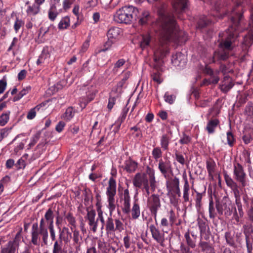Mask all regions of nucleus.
I'll use <instances>...</instances> for the list:
<instances>
[{
    "label": "nucleus",
    "instance_id": "f257e3e1",
    "mask_svg": "<svg viewBox=\"0 0 253 253\" xmlns=\"http://www.w3.org/2000/svg\"><path fill=\"white\" fill-rule=\"evenodd\" d=\"M155 26L159 42L155 47L154 60L159 63L169 53L168 42L177 39V26L174 16L166 12H160Z\"/></svg>",
    "mask_w": 253,
    "mask_h": 253
},
{
    "label": "nucleus",
    "instance_id": "f03ea898",
    "mask_svg": "<svg viewBox=\"0 0 253 253\" xmlns=\"http://www.w3.org/2000/svg\"><path fill=\"white\" fill-rule=\"evenodd\" d=\"M138 9L133 6H124L118 9L114 15V20L119 23L130 24L138 18Z\"/></svg>",
    "mask_w": 253,
    "mask_h": 253
},
{
    "label": "nucleus",
    "instance_id": "7ed1b4c3",
    "mask_svg": "<svg viewBox=\"0 0 253 253\" xmlns=\"http://www.w3.org/2000/svg\"><path fill=\"white\" fill-rule=\"evenodd\" d=\"M215 207L220 216L224 214L228 217L232 213L233 205L231 201L226 196L223 197L221 201H216Z\"/></svg>",
    "mask_w": 253,
    "mask_h": 253
},
{
    "label": "nucleus",
    "instance_id": "20e7f679",
    "mask_svg": "<svg viewBox=\"0 0 253 253\" xmlns=\"http://www.w3.org/2000/svg\"><path fill=\"white\" fill-rule=\"evenodd\" d=\"M106 194L108 197V206L110 214L112 215V212L115 210L114 196L116 194V181L113 178H111L109 181V186L107 188Z\"/></svg>",
    "mask_w": 253,
    "mask_h": 253
},
{
    "label": "nucleus",
    "instance_id": "39448f33",
    "mask_svg": "<svg viewBox=\"0 0 253 253\" xmlns=\"http://www.w3.org/2000/svg\"><path fill=\"white\" fill-rule=\"evenodd\" d=\"M104 225L107 234H110L115 231L121 232L124 230V225L122 221L119 219L114 220L110 215L106 220Z\"/></svg>",
    "mask_w": 253,
    "mask_h": 253
},
{
    "label": "nucleus",
    "instance_id": "423d86ee",
    "mask_svg": "<svg viewBox=\"0 0 253 253\" xmlns=\"http://www.w3.org/2000/svg\"><path fill=\"white\" fill-rule=\"evenodd\" d=\"M233 173L235 180L241 183L242 187H244L247 185L246 174L241 164L237 163L234 166Z\"/></svg>",
    "mask_w": 253,
    "mask_h": 253
},
{
    "label": "nucleus",
    "instance_id": "0eeeda50",
    "mask_svg": "<svg viewBox=\"0 0 253 253\" xmlns=\"http://www.w3.org/2000/svg\"><path fill=\"white\" fill-rule=\"evenodd\" d=\"M161 206L160 200L158 195L153 194L148 200V207L151 214L156 219L157 212Z\"/></svg>",
    "mask_w": 253,
    "mask_h": 253
},
{
    "label": "nucleus",
    "instance_id": "6e6552de",
    "mask_svg": "<svg viewBox=\"0 0 253 253\" xmlns=\"http://www.w3.org/2000/svg\"><path fill=\"white\" fill-rule=\"evenodd\" d=\"M150 230L152 238L162 247L165 246L164 242L166 240L164 232H161L154 225L150 226Z\"/></svg>",
    "mask_w": 253,
    "mask_h": 253
},
{
    "label": "nucleus",
    "instance_id": "1a4fd4ad",
    "mask_svg": "<svg viewBox=\"0 0 253 253\" xmlns=\"http://www.w3.org/2000/svg\"><path fill=\"white\" fill-rule=\"evenodd\" d=\"M158 169L161 173L166 177L167 175L172 170L170 161L167 158L165 160L160 159L159 161Z\"/></svg>",
    "mask_w": 253,
    "mask_h": 253
},
{
    "label": "nucleus",
    "instance_id": "9d476101",
    "mask_svg": "<svg viewBox=\"0 0 253 253\" xmlns=\"http://www.w3.org/2000/svg\"><path fill=\"white\" fill-rule=\"evenodd\" d=\"M222 0H204L205 2L209 3L213 5V9L215 13H213L214 17H218L219 18H222L223 15L221 14V9L223 8L224 4H221Z\"/></svg>",
    "mask_w": 253,
    "mask_h": 253
},
{
    "label": "nucleus",
    "instance_id": "9b49d317",
    "mask_svg": "<svg viewBox=\"0 0 253 253\" xmlns=\"http://www.w3.org/2000/svg\"><path fill=\"white\" fill-rule=\"evenodd\" d=\"M42 237V234L41 233V230H39V226L38 223H34L32 225V232H31V243L35 245L39 246L41 242L40 236Z\"/></svg>",
    "mask_w": 253,
    "mask_h": 253
},
{
    "label": "nucleus",
    "instance_id": "f8f14e48",
    "mask_svg": "<svg viewBox=\"0 0 253 253\" xmlns=\"http://www.w3.org/2000/svg\"><path fill=\"white\" fill-rule=\"evenodd\" d=\"M236 39L235 35L233 33H230L225 40L222 41L219 43V48L227 51L232 49V44Z\"/></svg>",
    "mask_w": 253,
    "mask_h": 253
},
{
    "label": "nucleus",
    "instance_id": "ddd939ff",
    "mask_svg": "<svg viewBox=\"0 0 253 253\" xmlns=\"http://www.w3.org/2000/svg\"><path fill=\"white\" fill-rule=\"evenodd\" d=\"M87 213L86 214V218L88 221V225L90 229L93 232H96L97 229V219L95 220L96 212L93 210L89 211L87 209Z\"/></svg>",
    "mask_w": 253,
    "mask_h": 253
},
{
    "label": "nucleus",
    "instance_id": "4468645a",
    "mask_svg": "<svg viewBox=\"0 0 253 253\" xmlns=\"http://www.w3.org/2000/svg\"><path fill=\"white\" fill-rule=\"evenodd\" d=\"M58 229L59 241L62 243L63 241L66 244L69 243L72 238V233L70 232L69 228L64 226L62 229L58 227Z\"/></svg>",
    "mask_w": 253,
    "mask_h": 253
},
{
    "label": "nucleus",
    "instance_id": "2eb2a0df",
    "mask_svg": "<svg viewBox=\"0 0 253 253\" xmlns=\"http://www.w3.org/2000/svg\"><path fill=\"white\" fill-rule=\"evenodd\" d=\"M232 78L228 75L225 76L219 85L220 90L224 93H227L234 86Z\"/></svg>",
    "mask_w": 253,
    "mask_h": 253
},
{
    "label": "nucleus",
    "instance_id": "dca6fc26",
    "mask_svg": "<svg viewBox=\"0 0 253 253\" xmlns=\"http://www.w3.org/2000/svg\"><path fill=\"white\" fill-rule=\"evenodd\" d=\"M123 200L124 201V203L122 206V211L124 213L128 214L130 212V197L129 196V191L127 189L124 190Z\"/></svg>",
    "mask_w": 253,
    "mask_h": 253
},
{
    "label": "nucleus",
    "instance_id": "f3484780",
    "mask_svg": "<svg viewBox=\"0 0 253 253\" xmlns=\"http://www.w3.org/2000/svg\"><path fill=\"white\" fill-rule=\"evenodd\" d=\"M133 183L136 187L140 188L142 185L144 186L148 184V179L145 174L138 173L133 180Z\"/></svg>",
    "mask_w": 253,
    "mask_h": 253
},
{
    "label": "nucleus",
    "instance_id": "a211bd4d",
    "mask_svg": "<svg viewBox=\"0 0 253 253\" xmlns=\"http://www.w3.org/2000/svg\"><path fill=\"white\" fill-rule=\"evenodd\" d=\"M228 57L229 51L219 48L218 51L214 52L212 57V62L215 63L217 61H225Z\"/></svg>",
    "mask_w": 253,
    "mask_h": 253
},
{
    "label": "nucleus",
    "instance_id": "6ab92c4d",
    "mask_svg": "<svg viewBox=\"0 0 253 253\" xmlns=\"http://www.w3.org/2000/svg\"><path fill=\"white\" fill-rule=\"evenodd\" d=\"M184 57V55L183 54L181 53H176L172 56L171 62L175 66L183 67L186 63Z\"/></svg>",
    "mask_w": 253,
    "mask_h": 253
},
{
    "label": "nucleus",
    "instance_id": "aec40b11",
    "mask_svg": "<svg viewBox=\"0 0 253 253\" xmlns=\"http://www.w3.org/2000/svg\"><path fill=\"white\" fill-rule=\"evenodd\" d=\"M39 230H41V233L42 234V240L44 244L47 245L48 244V231L43 218H42L40 221Z\"/></svg>",
    "mask_w": 253,
    "mask_h": 253
},
{
    "label": "nucleus",
    "instance_id": "412c9836",
    "mask_svg": "<svg viewBox=\"0 0 253 253\" xmlns=\"http://www.w3.org/2000/svg\"><path fill=\"white\" fill-rule=\"evenodd\" d=\"M187 0H174L172 5L175 12L179 13L184 11L187 6Z\"/></svg>",
    "mask_w": 253,
    "mask_h": 253
},
{
    "label": "nucleus",
    "instance_id": "4be33fe9",
    "mask_svg": "<svg viewBox=\"0 0 253 253\" xmlns=\"http://www.w3.org/2000/svg\"><path fill=\"white\" fill-rule=\"evenodd\" d=\"M122 30L118 27H113L111 28L107 32V37L109 40H115L119 38Z\"/></svg>",
    "mask_w": 253,
    "mask_h": 253
},
{
    "label": "nucleus",
    "instance_id": "5701e85b",
    "mask_svg": "<svg viewBox=\"0 0 253 253\" xmlns=\"http://www.w3.org/2000/svg\"><path fill=\"white\" fill-rule=\"evenodd\" d=\"M219 121L217 119L211 120L207 124L206 130L209 133H212L214 132L215 128L218 126Z\"/></svg>",
    "mask_w": 253,
    "mask_h": 253
},
{
    "label": "nucleus",
    "instance_id": "b1692460",
    "mask_svg": "<svg viewBox=\"0 0 253 253\" xmlns=\"http://www.w3.org/2000/svg\"><path fill=\"white\" fill-rule=\"evenodd\" d=\"M242 14L240 13L235 12V8L234 7L232 11V15L231 16V20L235 26H238L240 21L242 18Z\"/></svg>",
    "mask_w": 253,
    "mask_h": 253
},
{
    "label": "nucleus",
    "instance_id": "393cba45",
    "mask_svg": "<svg viewBox=\"0 0 253 253\" xmlns=\"http://www.w3.org/2000/svg\"><path fill=\"white\" fill-rule=\"evenodd\" d=\"M171 190H172L174 193L177 194L178 197L180 196L181 193L179 188V179L176 177H175L172 180Z\"/></svg>",
    "mask_w": 253,
    "mask_h": 253
},
{
    "label": "nucleus",
    "instance_id": "a878e982",
    "mask_svg": "<svg viewBox=\"0 0 253 253\" xmlns=\"http://www.w3.org/2000/svg\"><path fill=\"white\" fill-rule=\"evenodd\" d=\"M72 227H71V229L73 232V236L72 238L74 241V244L79 247L81 245L82 240V237L80 235V232L76 229H74Z\"/></svg>",
    "mask_w": 253,
    "mask_h": 253
},
{
    "label": "nucleus",
    "instance_id": "bb28decb",
    "mask_svg": "<svg viewBox=\"0 0 253 253\" xmlns=\"http://www.w3.org/2000/svg\"><path fill=\"white\" fill-rule=\"evenodd\" d=\"M139 19V24L141 25H145L147 23V22L149 19L150 15L148 11H144L141 14L139 13L138 14Z\"/></svg>",
    "mask_w": 253,
    "mask_h": 253
},
{
    "label": "nucleus",
    "instance_id": "cd10ccee",
    "mask_svg": "<svg viewBox=\"0 0 253 253\" xmlns=\"http://www.w3.org/2000/svg\"><path fill=\"white\" fill-rule=\"evenodd\" d=\"M189 184L188 183V180L186 178H185L184 180V184L183 187V198L184 199V202L186 203L188 202H190L189 199Z\"/></svg>",
    "mask_w": 253,
    "mask_h": 253
},
{
    "label": "nucleus",
    "instance_id": "c85d7f7f",
    "mask_svg": "<svg viewBox=\"0 0 253 253\" xmlns=\"http://www.w3.org/2000/svg\"><path fill=\"white\" fill-rule=\"evenodd\" d=\"M137 167V163L132 160L126 162L125 169L128 172H134Z\"/></svg>",
    "mask_w": 253,
    "mask_h": 253
},
{
    "label": "nucleus",
    "instance_id": "c756f323",
    "mask_svg": "<svg viewBox=\"0 0 253 253\" xmlns=\"http://www.w3.org/2000/svg\"><path fill=\"white\" fill-rule=\"evenodd\" d=\"M130 211L131 212L132 218L133 219H137L139 217L140 214V207L138 204L134 202Z\"/></svg>",
    "mask_w": 253,
    "mask_h": 253
},
{
    "label": "nucleus",
    "instance_id": "7c9ffc66",
    "mask_svg": "<svg viewBox=\"0 0 253 253\" xmlns=\"http://www.w3.org/2000/svg\"><path fill=\"white\" fill-rule=\"evenodd\" d=\"M16 246L13 245V242H8L6 247L1 249L0 253H15Z\"/></svg>",
    "mask_w": 253,
    "mask_h": 253
},
{
    "label": "nucleus",
    "instance_id": "2f4dec72",
    "mask_svg": "<svg viewBox=\"0 0 253 253\" xmlns=\"http://www.w3.org/2000/svg\"><path fill=\"white\" fill-rule=\"evenodd\" d=\"M224 178L226 185L230 188H234L238 185V184L235 182L226 172H224Z\"/></svg>",
    "mask_w": 253,
    "mask_h": 253
},
{
    "label": "nucleus",
    "instance_id": "473e14b6",
    "mask_svg": "<svg viewBox=\"0 0 253 253\" xmlns=\"http://www.w3.org/2000/svg\"><path fill=\"white\" fill-rule=\"evenodd\" d=\"M212 23V20L209 19L207 16H203L198 22V27L203 28Z\"/></svg>",
    "mask_w": 253,
    "mask_h": 253
},
{
    "label": "nucleus",
    "instance_id": "72a5a7b5",
    "mask_svg": "<svg viewBox=\"0 0 253 253\" xmlns=\"http://www.w3.org/2000/svg\"><path fill=\"white\" fill-rule=\"evenodd\" d=\"M169 141L170 138L167 134L162 135L161 139V145L164 150H167L168 149Z\"/></svg>",
    "mask_w": 253,
    "mask_h": 253
},
{
    "label": "nucleus",
    "instance_id": "f704fd0d",
    "mask_svg": "<svg viewBox=\"0 0 253 253\" xmlns=\"http://www.w3.org/2000/svg\"><path fill=\"white\" fill-rule=\"evenodd\" d=\"M44 218L46 221L48 222V225H53L54 213L51 209L49 208L46 211L44 215Z\"/></svg>",
    "mask_w": 253,
    "mask_h": 253
},
{
    "label": "nucleus",
    "instance_id": "c9c22d12",
    "mask_svg": "<svg viewBox=\"0 0 253 253\" xmlns=\"http://www.w3.org/2000/svg\"><path fill=\"white\" fill-rule=\"evenodd\" d=\"M39 11L40 6L34 4L32 6H29L26 12L27 14L29 15H34L38 13Z\"/></svg>",
    "mask_w": 253,
    "mask_h": 253
},
{
    "label": "nucleus",
    "instance_id": "e433bc0d",
    "mask_svg": "<svg viewBox=\"0 0 253 253\" xmlns=\"http://www.w3.org/2000/svg\"><path fill=\"white\" fill-rule=\"evenodd\" d=\"M151 41V37L149 35H143L142 40L140 42V47L143 49L149 45Z\"/></svg>",
    "mask_w": 253,
    "mask_h": 253
},
{
    "label": "nucleus",
    "instance_id": "4c0bfd02",
    "mask_svg": "<svg viewBox=\"0 0 253 253\" xmlns=\"http://www.w3.org/2000/svg\"><path fill=\"white\" fill-rule=\"evenodd\" d=\"M42 107V104H39L34 108L31 109L28 113L27 118L29 120H32L34 119L36 115L37 111H39Z\"/></svg>",
    "mask_w": 253,
    "mask_h": 253
},
{
    "label": "nucleus",
    "instance_id": "58836bf2",
    "mask_svg": "<svg viewBox=\"0 0 253 253\" xmlns=\"http://www.w3.org/2000/svg\"><path fill=\"white\" fill-rule=\"evenodd\" d=\"M70 25V19L66 16L63 18L58 24V28L59 29H64L67 28Z\"/></svg>",
    "mask_w": 253,
    "mask_h": 253
},
{
    "label": "nucleus",
    "instance_id": "ea45409f",
    "mask_svg": "<svg viewBox=\"0 0 253 253\" xmlns=\"http://www.w3.org/2000/svg\"><path fill=\"white\" fill-rule=\"evenodd\" d=\"M219 71H216L212 75L210 76V78L207 81L208 82L209 84H216L219 81V77L218 74Z\"/></svg>",
    "mask_w": 253,
    "mask_h": 253
},
{
    "label": "nucleus",
    "instance_id": "a19ab883",
    "mask_svg": "<svg viewBox=\"0 0 253 253\" xmlns=\"http://www.w3.org/2000/svg\"><path fill=\"white\" fill-rule=\"evenodd\" d=\"M199 247L200 248L202 252H206L207 253L211 251L212 249L211 246L209 243L202 241L200 242Z\"/></svg>",
    "mask_w": 253,
    "mask_h": 253
},
{
    "label": "nucleus",
    "instance_id": "79ce46f5",
    "mask_svg": "<svg viewBox=\"0 0 253 253\" xmlns=\"http://www.w3.org/2000/svg\"><path fill=\"white\" fill-rule=\"evenodd\" d=\"M62 245V242H60L59 241H55L53 245V253H64Z\"/></svg>",
    "mask_w": 253,
    "mask_h": 253
},
{
    "label": "nucleus",
    "instance_id": "37998d69",
    "mask_svg": "<svg viewBox=\"0 0 253 253\" xmlns=\"http://www.w3.org/2000/svg\"><path fill=\"white\" fill-rule=\"evenodd\" d=\"M198 223L202 236V235L206 233L207 228L209 229V227L208 226L207 224L206 223V222H205L202 219L198 220Z\"/></svg>",
    "mask_w": 253,
    "mask_h": 253
},
{
    "label": "nucleus",
    "instance_id": "c03bdc74",
    "mask_svg": "<svg viewBox=\"0 0 253 253\" xmlns=\"http://www.w3.org/2000/svg\"><path fill=\"white\" fill-rule=\"evenodd\" d=\"M209 216L211 218L213 219L216 216V212H215L214 203L211 200L210 201L209 206Z\"/></svg>",
    "mask_w": 253,
    "mask_h": 253
},
{
    "label": "nucleus",
    "instance_id": "a18cd8bd",
    "mask_svg": "<svg viewBox=\"0 0 253 253\" xmlns=\"http://www.w3.org/2000/svg\"><path fill=\"white\" fill-rule=\"evenodd\" d=\"M203 193H200L199 192H196V197H195V206L198 210H200L202 204V199L203 198Z\"/></svg>",
    "mask_w": 253,
    "mask_h": 253
},
{
    "label": "nucleus",
    "instance_id": "49530a36",
    "mask_svg": "<svg viewBox=\"0 0 253 253\" xmlns=\"http://www.w3.org/2000/svg\"><path fill=\"white\" fill-rule=\"evenodd\" d=\"M148 182H149L150 186L153 191H155L156 187V181L154 173H150L149 174Z\"/></svg>",
    "mask_w": 253,
    "mask_h": 253
},
{
    "label": "nucleus",
    "instance_id": "de8ad7c7",
    "mask_svg": "<svg viewBox=\"0 0 253 253\" xmlns=\"http://www.w3.org/2000/svg\"><path fill=\"white\" fill-rule=\"evenodd\" d=\"M65 218L69 224L71 225V227H72L73 228H75L76 227V219L73 216L71 213H68L66 215Z\"/></svg>",
    "mask_w": 253,
    "mask_h": 253
},
{
    "label": "nucleus",
    "instance_id": "09e8293b",
    "mask_svg": "<svg viewBox=\"0 0 253 253\" xmlns=\"http://www.w3.org/2000/svg\"><path fill=\"white\" fill-rule=\"evenodd\" d=\"M187 245L191 248H194L196 246L195 243L190 237L189 232L188 231L184 235Z\"/></svg>",
    "mask_w": 253,
    "mask_h": 253
},
{
    "label": "nucleus",
    "instance_id": "8fccbe9b",
    "mask_svg": "<svg viewBox=\"0 0 253 253\" xmlns=\"http://www.w3.org/2000/svg\"><path fill=\"white\" fill-rule=\"evenodd\" d=\"M225 237L227 243L232 247H235V243L233 236L229 232H226Z\"/></svg>",
    "mask_w": 253,
    "mask_h": 253
},
{
    "label": "nucleus",
    "instance_id": "3c124183",
    "mask_svg": "<svg viewBox=\"0 0 253 253\" xmlns=\"http://www.w3.org/2000/svg\"><path fill=\"white\" fill-rule=\"evenodd\" d=\"M128 111V108L126 107V106L123 109L122 115L118 120V126L120 127L121 124L125 120L126 115Z\"/></svg>",
    "mask_w": 253,
    "mask_h": 253
},
{
    "label": "nucleus",
    "instance_id": "603ef678",
    "mask_svg": "<svg viewBox=\"0 0 253 253\" xmlns=\"http://www.w3.org/2000/svg\"><path fill=\"white\" fill-rule=\"evenodd\" d=\"M215 163L213 161L207 162V169L210 175H212L214 171Z\"/></svg>",
    "mask_w": 253,
    "mask_h": 253
},
{
    "label": "nucleus",
    "instance_id": "864d4df0",
    "mask_svg": "<svg viewBox=\"0 0 253 253\" xmlns=\"http://www.w3.org/2000/svg\"><path fill=\"white\" fill-rule=\"evenodd\" d=\"M74 113L72 107H69L67 109L64 115V118L67 121L70 120L74 116Z\"/></svg>",
    "mask_w": 253,
    "mask_h": 253
},
{
    "label": "nucleus",
    "instance_id": "5fc2aeb1",
    "mask_svg": "<svg viewBox=\"0 0 253 253\" xmlns=\"http://www.w3.org/2000/svg\"><path fill=\"white\" fill-rule=\"evenodd\" d=\"M152 155L155 160H157L162 157V152L159 147H156L152 151Z\"/></svg>",
    "mask_w": 253,
    "mask_h": 253
},
{
    "label": "nucleus",
    "instance_id": "6e6d98bb",
    "mask_svg": "<svg viewBox=\"0 0 253 253\" xmlns=\"http://www.w3.org/2000/svg\"><path fill=\"white\" fill-rule=\"evenodd\" d=\"M227 140L228 144L230 147H232L235 143V139L234 138V135L231 131L227 132Z\"/></svg>",
    "mask_w": 253,
    "mask_h": 253
},
{
    "label": "nucleus",
    "instance_id": "4d7b16f0",
    "mask_svg": "<svg viewBox=\"0 0 253 253\" xmlns=\"http://www.w3.org/2000/svg\"><path fill=\"white\" fill-rule=\"evenodd\" d=\"M9 112L7 113H3L0 117V125L4 126L7 122L9 119Z\"/></svg>",
    "mask_w": 253,
    "mask_h": 253
},
{
    "label": "nucleus",
    "instance_id": "13d9d810",
    "mask_svg": "<svg viewBox=\"0 0 253 253\" xmlns=\"http://www.w3.org/2000/svg\"><path fill=\"white\" fill-rule=\"evenodd\" d=\"M125 63V60L123 59H119L114 65V67L113 71L114 74H116L118 71V68H120L124 65Z\"/></svg>",
    "mask_w": 253,
    "mask_h": 253
},
{
    "label": "nucleus",
    "instance_id": "bf43d9fd",
    "mask_svg": "<svg viewBox=\"0 0 253 253\" xmlns=\"http://www.w3.org/2000/svg\"><path fill=\"white\" fill-rule=\"evenodd\" d=\"M231 189L234 193V195L235 198V201L241 200V196L238 185L231 188Z\"/></svg>",
    "mask_w": 253,
    "mask_h": 253
},
{
    "label": "nucleus",
    "instance_id": "052dcab7",
    "mask_svg": "<svg viewBox=\"0 0 253 253\" xmlns=\"http://www.w3.org/2000/svg\"><path fill=\"white\" fill-rule=\"evenodd\" d=\"M41 133L40 132H38L35 134L34 136L32 137L31 142L29 144V148H31L34 146L35 144L37 142L38 140L40 138Z\"/></svg>",
    "mask_w": 253,
    "mask_h": 253
},
{
    "label": "nucleus",
    "instance_id": "680f3d73",
    "mask_svg": "<svg viewBox=\"0 0 253 253\" xmlns=\"http://www.w3.org/2000/svg\"><path fill=\"white\" fill-rule=\"evenodd\" d=\"M48 228L49 231L50 237L52 241H55L56 240V233L54 228V225H48Z\"/></svg>",
    "mask_w": 253,
    "mask_h": 253
},
{
    "label": "nucleus",
    "instance_id": "e2e57ef3",
    "mask_svg": "<svg viewBox=\"0 0 253 253\" xmlns=\"http://www.w3.org/2000/svg\"><path fill=\"white\" fill-rule=\"evenodd\" d=\"M164 99L167 102H168L170 104H172L175 99V96L174 95H169L167 92L164 95Z\"/></svg>",
    "mask_w": 253,
    "mask_h": 253
},
{
    "label": "nucleus",
    "instance_id": "0e129e2a",
    "mask_svg": "<svg viewBox=\"0 0 253 253\" xmlns=\"http://www.w3.org/2000/svg\"><path fill=\"white\" fill-rule=\"evenodd\" d=\"M130 73L129 72L126 73L124 77L122 79L121 81L119 82L117 84V86L118 88H122L124 86V84L126 83L127 80L128 79L129 77Z\"/></svg>",
    "mask_w": 253,
    "mask_h": 253
},
{
    "label": "nucleus",
    "instance_id": "69168bd1",
    "mask_svg": "<svg viewBox=\"0 0 253 253\" xmlns=\"http://www.w3.org/2000/svg\"><path fill=\"white\" fill-rule=\"evenodd\" d=\"M175 155L176 161L181 165H184L185 161L183 156L178 153L177 151H176Z\"/></svg>",
    "mask_w": 253,
    "mask_h": 253
},
{
    "label": "nucleus",
    "instance_id": "338daca9",
    "mask_svg": "<svg viewBox=\"0 0 253 253\" xmlns=\"http://www.w3.org/2000/svg\"><path fill=\"white\" fill-rule=\"evenodd\" d=\"M152 77L155 82L158 83V84L161 83L162 80L161 78L160 74L159 72H156L153 73L152 75Z\"/></svg>",
    "mask_w": 253,
    "mask_h": 253
},
{
    "label": "nucleus",
    "instance_id": "774afa93",
    "mask_svg": "<svg viewBox=\"0 0 253 253\" xmlns=\"http://www.w3.org/2000/svg\"><path fill=\"white\" fill-rule=\"evenodd\" d=\"M253 43V36H246L244 38L243 43L246 46H250Z\"/></svg>",
    "mask_w": 253,
    "mask_h": 253
}]
</instances>
